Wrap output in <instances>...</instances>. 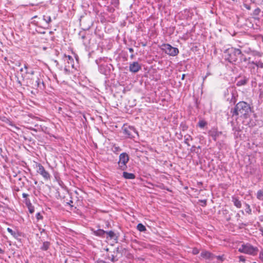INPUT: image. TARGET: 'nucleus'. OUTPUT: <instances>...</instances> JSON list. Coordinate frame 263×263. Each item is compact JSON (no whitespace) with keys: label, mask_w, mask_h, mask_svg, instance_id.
I'll return each mask as SVG.
<instances>
[{"label":"nucleus","mask_w":263,"mask_h":263,"mask_svg":"<svg viewBox=\"0 0 263 263\" xmlns=\"http://www.w3.org/2000/svg\"><path fill=\"white\" fill-rule=\"evenodd\" d=\"M251 112V107L250 105L245 101H240L236 104L234 108L231 110V113L232 116H239L245 119L249 117Z\"/></svg>","instance_id":"1"},{"label":"nucleus","mask_w":263,"mask_h":263,"mask_svg":"<svg viewBox=\"0 0 263 263\" xmlns=\"http://www.w3.org/2000/svg\"><path fill=\"white\" fill-rule=\"evenodd\" d=\"M25 73L29 74L27 70ZM30 74H31L30 77L28 76L25 80L23 79L24 81H26V85L33 89H37L39 88L41 89H43V87L42 85H44L43 82L41 81L38 77L33 76V71H31Z\"/></svg>","instance_id":"2"},{"label":"nucleus","mask_w":263,"mask_h":263,"mask_svg":"<svg viewBox=\"0 0 263 263\" xmlns=\"http://www.w3.org/2000/svg\"><path fill=\"white\" fill-rule=\"evenodd\" d=\"M241 51L240 49L233 47L226 49L224 51L226 60L230 63L236 64L239 57L241 56Z\"/></svg>","instance_id":"3"},{"label":"nucleus","mask_w":263,"mask_h":263,"mask_svg":"<svg viewBox=\"0 0 263 263\" xmlns=\"http://www.w3.org/2000/svg\"><path fill=\"white\" fill-rule=\"evenodd\" d=\"M239 251L244 253L255 255L257 254L258 250L250 244H246L242 245L241 247L239 249Z\"/></svg>","instance_id":"4"},{"label":"nucleus","mask_w":263,"mask_h":263,"mask_svg":"<svg viewBox=\"0 0 263 263\" xmlns=\"http://www.w3.org/2000/svg\"><path fill=\"white\" fill-rule=\"evenodd\" d=\"M129 160V156L126 153H121L119 156L118 162L119 167L121 170L124 171L126 169V163Z\"/></svg>","instance_id":"5"},{"label":"nucleus","mask_w":263,"mask_h":263,"mask_svg":"<svg viewBox=\"0 0 263 263\" xmlns=\"http://www.w3.org/2000/svg\"><path fill=\"white\" fill-rule=\"evenodd\" d=\"M162 49L166 53L171 56H175L179 53L177 48L172 47L171 45L166 44L162 45Z\"/></svg>","instance_id":"6"},{"label":"nucleus","mask_w":263,"mask_h":263,"mask_svg":"<svg viewBox=\"0 0 263 263\" xmlns=\"http://www.w3.org/2000/svg\"><path fill=\"white\" fill-rule=\"evenodd\" d=\"M225 97L227 101L230 103L235 104L236 102V98L235 91L233 89L227 90V93H225Z\"/></svg>","instance_id":"7"},{"label":"nucleus","mask_w":263,"mask_h":263,"mask_svg":"<svg viewBox=\"0 0 263 263\" xmlns=\"http://www.w3.org/2000/svg\"><path fill=\"white\" fill-rule=\"evenodd\" d=\"M37 166V173L41 175L45 179H49L50 175L49 173L45 170L44 166L41 164H38Z\"/></svg>","instance_id":"8"},{"label":"nucleus","mask_w":263,"mask_h":263,"mask_svg":"<svg viewBox=\"0 0 263 263\" xmlns=\"http://www.w3.org/2000/svg\"><path fill=\"white\" fill-rule=\"evenodd\" d=\"M209 136L216 141L217 138L222 135V132L218 131L217 128H212L208 132Z\"/></svg>","instance_id":"9"},{"label":"nucleus","mask_w":263,"mask_h":263,"mask_svg":"<svg viewBox=\"0 0 263 263\" xmlns=\"http://www.w3.org/2000/svg\"><path fill=\"white\" fill-rule=\"evenodd\" d=\"M141 69V65L138 62H134L129 66V70L130 72L136 73Z\"/></svg>","instance_id":"10"},{"label":"nucleus","mask_w":263,"mask_h":263,"mask_svg":"<svg viewBox=\"0 0 263 263\" xmlns=\"http://www.w3.org/2000/svg\"><path fill=\"white\" fill-rule=\"evenodd\" d=\"M249 80V78L246 76L243 77L239 76L237 79L236 86H241L246 85Z\"/></svg>","instance_id":"11"},{"label":"nucleus","mask_w":263,"mask_h":263,"mask_svg":"<svg viewBox=\"0 0 263 263\" xmlns=\"http://www.w3.org/2000/svg\"><path fill=\"white\" fill-rule=\"evenodd\" d=\"M250 58H247L246 55H245L241 52V56L239 57L238 61L236 62L237 63H241L244 64H250L252 65L250 61Z\"/></svg>","instance_id":"12"},{"label":"nucleus","mask_w":263,"mask_h":263,"mask_svg":"<svg viewBox=\"0 0 263 263\" xmlns=\"http://www.w3.org/2000/svg\"><path fill=\"white\" fill-rule=\"evenodd\" d=\"M200 256L204 259L213 260L215 258V255L206 251H202L200 254Z\"/></svg>","instance_id":"13"},{"label":"nucleus","mask_w":263,"mask_h":263,"mask_svg":"<svg viewBox=\"0 0 263 263\" xmlns=\"http://www.w3.org/2000/svg\"><path fill=\"white\" fill-rule=\"evenodd\" d=\"M93 234L97 236H100L101 237H105V234H106V231L102 229H98L97 230H93Z\"/></svg>","instance_id":"14"},{"label":"nucleus","mask_w":263,"mask_h":263,"mask_svg":"<svg viewBox=\"0 0 263 263\" xmlns=\"http://www.w3.org/2000/svg\"><path fill=\"white\" fill-rule=\"evenodd\" d=\"M105 234L107 235V238H108L109 237L110 239H115V240H117V239H118V236H116L115 232L112 231H106Z\"/></svg>","instance_id":"15"},{"label":"nucleus","mask_w":263,"mask_h":263,"mask_svg":"<svg viewBox=\"0 0 263 263\" xmlns=\"http://www.w3.org/2000/svg\"><path fill=\"white\" fill-rule=\"evenodd\" d=\"M123 177L127 179H134L135 178L136 176L133 173H130L126 172H123Z\"/></svg>","instance_id":"16"},{"label":"nucleus","mask_w":263,"mask_h":263,"mask_svg":"<svg viewBox=\"0 0 263 263\" xmlns=\"http://www.w3.org/2000/svg\"><path fill=\"white\" fill-rule=\"evenodd\" d=\"M232 201L234 205L237 208H240L241 207V202L238 198L236 197H232Z\"/></svg>","instance_id":"17"},{"label":"nucleus","mask_w":263,"mask_h":263,"mask_svg":"<svg viewBox=\"0 0 263 263\" xmlns=\"http://www.w3.org/2000/svg\"><path fill=\"white\" fill-rule=\"evenodd\" d=\"M50 245V243L48 241H43V246L41 248V250L47 251L49 249Z\"/></svg>","instance_id":"18"},{"label":"nucleus","mask_w":263,"mask_h":263,"mask_svg":"<svg viewBox=\"0 0 263 263\" xmlns=\"http://www.w3.org/2000/svg\"><path fill=\"white\" fill-rule=\"evenodd\" d=\"M137 229L140 232H145L146 230L145 227L141 223L138 224L137 226Z\"/></svg>","instance_id":"19"},{"label":"nucleus","mask_w":263,"mask_h":263,"mask_svg":"<svg viewBox=\"0 0 263 263\" xmlns=\"http://www.w3.org/2000/svg\"><path fill=\"white\" fill-rule=\"evenodd\" d=\"M192 140H193V138L190 135H187L184 136V143L187 146H190V144L189 143V141Z\"/></svg>","instance_id":"20"},{"label":"nucleus","mask_w":263,"mask_h":263,"mask_svg":"<svg viewBox=\"0 0 263 263\" xmlns=\"http://www.w3.org/2000/svg\"><path fill=\"white\" fill-rule=\"evenodd\" d=\"M7 231L15 238H16L18 235H19L17 232L13 231L11 229L9 228H7Z\"/></svg>","instance_id":"21"},{"label":"nucleus","mask_w":263,"mask_h":263,"mask_svg":"<svg viewBox=\"0 0 263 263\" xmlns=\"http://www.w3.org/2000/svg\"><path fill=\"white\" fill-rule=\"evenodd\" d=\"M257 198L261 200H263V190H259L257 193Z\"/></svg>","instance_id":"22"},{"label":"nucleus","mask_w":263,"mask_h":263,"mask_svg":"<svg viewBox=\"0 0 263 263\" xmlns=\"http://www.w3.org/2000/svg\"><path fill=\"white\" fill-rule=\"evenodd\" d=\"M207 124V122L203 120H201L199 121L198 125L200 128H203Z\"/></svg>","instance_id":"23"},{"label":"nucleus","mask_w":263,"mask_h":263,"mask_svg":"<svg viewBox=\"0 0 263 263\" xmlns=\"http://www.w3.org/2000/svg\"><path fill=\"white\" fill-rule=\"evenodd\" d=\"M43 20L48 24L51 22V18L50 16L44 15L43 16Z\"/></svg>","instance_id":"24"},{"label":"nucleus","mask_w":263,"mask_h":263,"mask_svg":"<svg viewBox=\"0 0 263 263\" xmlns=\"http://www.w3.org/2000/svg\"><path fill=\"white\" fill-rule=\"evenodd\" d=\"M246 208L245 209L246 212L248 213L249 214H251V209L250 208V205L248 204H246Z\"/></svg>","instance_id":"25"},{"label":"nucleus","mask_w":263,"mask_h":263,"mask_svg":"<svg viewBox=\"0 0 263 263\" xmlns=\"http://www.w3.org/2000/svg\"><path fill=\"white\" fill-rule=\"evenodd\" d=\"M260 12V9L259 8H257L254 10L253 14L254 15H258Z\"/></svg>","instance_id":"26"},{"label":"nucleus","mask_w":263,"mask_h":263,"mask_svg":"<svg viewBox=\"0 0 263 263\" xmlns=\"http://www.w3.org/2000/svg\"><path fill=\"white\" fill-rule=\"evenodd\" d=\"M65 58L66 59H67L68 60V62L69 63H70V64H72V62H73V58H72V57H71L70 55H65Z\"/></svg>","instance_id":"27"},{"label":"nucleus","mask_w":263,"mask_h":263,"mask_svg":"<svg viewBox=\"0 0 263 263\" xmlns=\"http://www.w3.org/2000/svg\"><path fill=\"white\" fill-rule=\"evenodd\" d=\"M27 207H28L29 211L30 213H33L34 212V206L32 205V204Z\"/></svg>","instance_id":"28"},{"label":"nucleus","mask_w":263,"mask_h":263,"mask_svg":"<svg viewBox=\"0 0 263 263\" xmlns=\"http://www.w3.org/2000/svg\"><path fill=\"white\" fill-rule=\"evenodd\" d=\"M252 65H255L256 66L260 67L261 68H263V63L261 62H259L257 64L255 63L254 62L251 63Z\"/></svg>","instance_id":"29"},{"label":"nucleus","mask_w":263,"mask_h":263,"mask_svg":"<svg viewBox=\"0 0 263 263\" xmlns=\"http://www.w3.org/2000/svg\"><path fill=\"white\" fill-rule=\"evenodd\" d=\"M198 202L202 203L201 206H205L206 205L207 200L206 199L199 200Z\"/></svg>","instance_id":"30"},{"label":"nucleus","mask_w":263,"mask_h":263,"mask_svg":"<svg viewBox=\"0 0 263 263\" xmlns=\"http://www.w3.org/2000/svg\"><path fill=\"white\" fill-rule=\"evenodd\" d=\"M108 257L112 262H115L117 260L114 255H111V256H108Z\"/></svg>","instance_id":"31"},{"label":"nucleus","mask_w":263,"mask_h":263,"mask_svg":"<svg viewBox=\"0 0 263 263\" xmlns=\"http://www.w3.org/2000/svg\"><path fill=\"white\" fill-rule=\"evenodd\" d=\"M180 127H181L182 130L183 131H185V130H187V126L185 124H184L183 123L181 124Z\"/></svg>","instance_id":"32"},{"label":"nucleus","mask_w":263,"mask_h":263,"mask_svg":"<svg viewBox=\"0 0 263 263\" xmlns=\"http://www.w3.org/2000/svg\"><path fill=\"white\" fill-rule=\"evenodd\" d=\"M196 146L195 145L192 146L191 148V152L196 153H198V152L196 151Z\"/></svg>","instance_id":"33"},{"label":"nucleus","mask_w":263,"mask_h":263,"mask_svg":"<svg viewBox=\"0 0 263 263\" xmlns=\"http://www.w3.org/2000/svg\"><path fill=\"white\" fill-rule=\"evenodd\" d=\"M25 203L27 206H28L29 205L31 204L30 200L28 198L25 199Z\"/></svg>","instance_id":"34"},{"label":"nucleus","mask_w":263,"mask_h":263,"mask_svg":"<svg viewBox=\"0 0 263 263\" xmlns=\"http://www.w3.org/2000/svg\"><path fill=\"white\" fill-rule=\"evenodd\" d=\"M36 218L37 219L40 220V219H42L43 218V216L40 213H37L36 214Z\"/></svg>","instance_id":"35"},{"label":"nucleus","mask_w":263,"mask_h":263,"mask_svg":"<svg viewBox=\"0 0 263 263\" xmlns=\"http://www.w3.org/2000/svg\"><path fill=\"white\" fill-rule=\"evenodd\" d=\"M239 258V260H240V261H241L245 262V260H246V259H245V257H244V256H240Z\"/></svg>","instance_id":"36"},{"label":"nucleus","mask_w":263,"mask_h":263,"mask_svg":"<svg viewBox=\"0 0 263 263\" xmlns=\"http://www.w3.org/2000/svg\"><path fill=\"white\" fill-rule=\"evenodd\" d=\"M259 258L263 262V253H260L259 254Z\"/></svg>","instance_id":"37"},{"label":"nucleus","mask_w":263,"mask_h":263,"mask_svg":"<svg viewBox=\"0 0 263 263\" xmlns=\"http://www.w3.org/2000/svg\"><path fill=\"white\" fill-rule=\"evenodd\" d=\"M215 258H217L218 259L222 260V256H215Z\"/></svg>","instance_id":"38"},{"label":"nucleus","mask_w":263,"mask_h":263,"mask_svg":"<svg viewBox=\"0 0 263 263\" xmlns=\"http://www.w3.org/2000/svg\"><path fill=\"white\" fill-rule=\"evenodd\" d=\"M23 197L25 198V199L27 198L28 195L26 193H23L22 195Z\"/></svg>","instance_id":"39"},{"label":"nucleus","mask_w":263,"mask_h":263,"mask_svg":"<svg viewBox=\"0 0 263 263\" xmlns=\"http://www.w3.org/2000/svg\"><path fill=\"white\" fill-rule=\"evenodd\" d=\"M259 231L261 232V235L263 236V229L262 228H260L259 229Z\"/></svg>","instance_id":"40"},{"label":"nucleus","mask_w":263,"mask_h":263,"mask_svg":"<svg viewBox=\"0 0 263 263\" xmlns=\"http://www.w3.org/2000/svg\"><path fill=\"white\" fill-rule=\"evenodd\" d=\"M128 50H129V52H134V49H133V48H129L128 49Z\"/></svg>","instance_id":"41"},{"label":"nucleus","mask_w":263,"mask_h":263,"mask_svg":"<svg viewBox=\"0 0 263 263\" xmlns=\"http://www.w3.org/2000/svg\"><path fill=\"white\" fill-rule=\"evenodd\" d=\"M185 77V74H183L182 75V77H181V80H184V78Z\"/></svg>","instance_id":"42"},{"label":"nucleus","mask_w":263,"mask_h":263,"mask_svg":"<svg viewBox=\"0 0 263 263\" xmlns=\"http://www.w3.org/2000/svg\"><path fill=\"white\" fill-rule=\"evenodd\" d=\"M45 233V230L44 229H42L41 231V234H42L43 233Z\"/></svg>","instance_id":"43"},{"label":"nucleus","mask_w":263,"mask_h":263,"mask_svg":"<svg viewBox=\"0 0 263 263\" xmlns=\"http://www.w3.org/2000/svg\"><path fill=\"white\" fill-rule=\"evenodd\" d=\"M4 253V251L2 249L0 248V253L3 254Z\"/></svg>","instance_id":"44"},{"label":"nucleus","mask_w":263,"mask_h":263,"mask_svg":"<svg viewBox=\"0 0 263 263\" xmlns=\"http://www.w3.org/2000/svg\"><path fill=\"white\" fill-rule=\"evenodd\" d=\"M73 201L71 200H70L69 202H66L67 204H70V203H72Z\"/></svg>","instance_id":"45"},{"label":"nucleus","mask_w":263,"mask_h":263,"mask_svg":"<svg viewBox=\"0 0 263 263\" xmlns=\"http://www.w3.org/2000/svg\"><path fill=\"white\" fill-rule=\"evenodd\" d=\"M241 225L242 226H247V224H246V223H241Z\"/></svg>","instance_id":"46"},{"label":"nucleus","mask_w":263,"mask_h":263,"mask_svg":"<svg viewBox=\"0 0 263 263\" xmlns=\"http://www.w3.org/2000/svg\"><path fill=\"white\" fill-rule=\"evenodd\" d=\"M17 82H18V84H20V85H22V83H21V81H20V80H19L18 79H17Z\"/></svg>","instance_id":"47"},{"label":"nucleus","mask_w":263,"mask_h":263,"mask_svg":"<svg viewBox=\"0 0 263 263\" xmlns=\"http://www.w3.org/2000/svg\"><path fill=\"white\" fill-rule=\"evenodd\" d=\"M24 68H25L26 70H27V69L28 67H27V66L26 65H24Z\"/></svg>","instance_id":"48"},{"label":"nucleus","mask_w":263,"mask_h":263,"mask_svg":"<svg viewBox=\"0 0 263 263\" xmlns=\"http://www.w3.org/2000/svg\"><path fill=\"white\" fill-rule=\"evenodd\" d=\"M236 217H238V218H239V217H240V215H239V214L237 213V214H236Z\"/></svg>","instance_id":"49"},{"label":"nucleus","mask_w":263,"mask_h":263,"mask_svg":"<svg viewBox=\"0 0 263 263\" xmlns=\"http://www.w3.org/2000/svg\"><path fill=\"white\" fill-rule=\"evenodd\" d=\"M64 70L66 72L68 71V69L66 67L64 68Z\"/></svg>","instance_id":"50"},{"label":"nucleus","mask_w":263,"mask_h":263,"mask_svg":"<svg viewBox=\"0 0 263 263\" xmlns=\"http://www.w3.org/2000/svg\"><path fill=\"white\" fill-rule=\"evenodd\" d=\"M134 55L133 54H132V55H130V58H131L132 59H133V58H134Z\"/></svg>","instance_id":"51"},{"label":"nucleus","mask_w":263,"mask_h":263,"mask_svg":"<svg viewBox=\"0 0 263 263\" xmlns=\"http://www.w3.org/2000/svg\"><path fill=\"white\" fill-rule=\"evenodd\" d=\"M23 70H23V68H22L20 69V71H21V72H23Z\"/></svg>","instance_id":"52"},{"label":"nucleus","mask_w":263,"mask_h":263,"mask_svg":"<svg viewBox=\"0 0 263 263\" xmlns=\"http://www.w3.org/2000/svg\"><path fill=\"white\" fill-rule=\"evenodd\" d=\"M62 110V108L60 107L59 108V111H60V110Z\"/></svg>","instance_id":"53"},{"label":"nucleus","mask_w":263,"mask_h":263,"mask_svg":"<svg viewBox=\"0 0 263 263\" xmlns=\"http://www.w3.org/2000/svg\"><path fill=\"white\" fill-rule=\"evenodd\" d=\"M248 9H250V7L249 6V7H246Z\"/></svg>","instance_id":"54"},{"label":"nucleus","mask_w":263,"mask_h":263,"mask_svg":"<svg viewBox=\"0 0 263 263\" xmlns=\"http://www.w3.org/2000/svg\"><path fill=\"white\" fill-rule=\"evenodd\" d=\"M117 251L118 252L119 251V248H117Z\"/></svg>","instance_id":"55"},{"label":"nucleus","mask_w":263,"mask_h":263,"mask_svg":"<svg viewBox=\"0 0 263 263\" xmlns=\"http://www.w3.org/2000/svg\"><path fill=\"white\" fill-rule=\"evenodd\" d=\"M36 17H37L36 15L34 16L33 18H36Z\"/></svg>","instance_id":"56"},{"label":"nucleus","mask_w":263,"mask_h":263,"mask_svg":"<svg viewBox=\"0 0 263 263\" xmlns=\"http://www.w3.org/2000/svg\"><path fill=\"white\" fill-rule=\"evenodd\" d=\"M197 148H200V146H198Z\"/></svg>","instance_id":"57"},{"label":"nucleus","mask_w":263,"mask_h":263,"mask_svg":"<svg viewBox=\"0 0 263 263\" xmlns=\"http://www.w3.org/2000/svg\"><path fill=\"white\" fill-rule=\"evenodd\" d=\"M106 251H108V248H107V249H106Z\"/></svg>","instance_id":"58"},{"label":"nucleus","mask_w":263,"mask_h":263,"mask_svg":"<svg viewBox=\"0 0 263 263\" xmlns=\"http://www.w3.org/2000/svg\"><path fill=\"white\" fill-rule=\"evenodd\" d=\"M2 207V205L0 204V208Z\"/></svg>","instance_id":"59"},{"label":"nucleus","mask_w":263,"mask_h":263,"mask_svg":"<svg viewBox=\"0 0 263 263\" xmlns=\"http://www.w3.org/2000/svg\"><path fill=\"white\" fill-rule=\"evenodd\" d=\"M262 40H263V36H262Z\"/></svg>","instance_id":"60"}]
</instances>
